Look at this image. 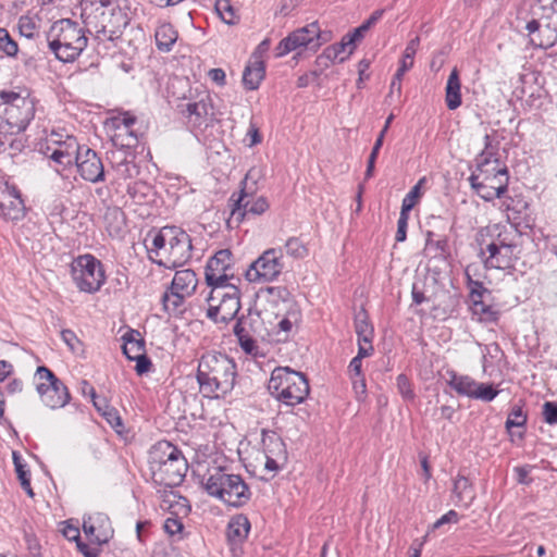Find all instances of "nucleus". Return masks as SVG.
<instances>
[{
    "label": "nucleus",
    "mask_w": 557,
    "mask_h": 557,
    "mask_svg": "<svg viewBox=\"0 0 557 557\" xmlns=\"http://www.w3.org/2000/svg\"><path fill=\"white\" fill-rule=\"evenodd\" d=\"M300 322V312L293 308L287 311L286 315L277 323L276 336L278 342H285L290 334L297 329Z\"/></svg>",
    "instance_id": "nucleus-37"
},
{
    "label": "nucleus",
    "mask_w": 557,
    "mask_h": 557,
    "mask_svg": "<svg viewBox=\"0 0 557 557\" xmlns=\"http://www.w3.org/2000/svg\"><path fill=\"white\" fill-rule=\"evenodd\" d=\"M446 376L447 384L460 396L492 401L498 394L491 384L479 383L469 375L447 371Z\"/></svg>",
    "instance_id": "nucleus-12"
},
{
    "label": "nucleus",
    "mask_w": 557,
    "mask_h": 557,
    "mask_svg": "<svg viewBox=\"0 0 557 557\" xmlns=\"http://www.w3.org/2000/svg\"><path fill=\"white\" fill-rule=\"evenodd\" d=\"M369 28L362 23L360 26L354 29L352 33L345 35L347 44H350V50L348 54H351L356 48V42L362 39Z\"/></svg>",
    "instance_id": "nucleus-54"
},
{
    "label": "nucleus",
    "mask_w": 557,
    "mask_h": 557,
    "mask_svg": "<svg viewBox=\"0 0 557 557\" xmlns=\"http://www.w3.org/2000/svg\"><path fill=\"white\" fill-rule=\"evenodd\" d=\"M188 466L183 455L171 457L169 462L152 471V479L159 484L165 486H176L184 480Z\"/></svg>",
    "instance_id": "nucleus-16"
},
{
    "label": "nucleus",
    "mask_w": 557,
    "mask_h": 557,
    "mask_svg": "<svg viewBox=\"0 0 557 557\" xmlns=\"http://www.w3.org/2000/svg\"><path fill=\"white\" fill-rule=\"evenodd\" d=\"M542 416L547 424H557V403L545 401L542 406Z\"/></svg>",
    "instance_id": "nucleus-52"
},
{
    "label": "nucleus",
    "mask_w": 557,
    "mask_h": 557,
    "mask_svg": "<svg viewBox=\"0 0 557 557\" xmlns=\"http://www.w3.org/2000/svg\"><path fill=\"white\" fill-rule=\"evenodd\" d=\"M124 149L110 150L107 154L112 166L120 171L124 177H128L132 175L129 172L131 161L127 160V152Z\"/></svg>",
    "instance_id": "nucleus-42"
},
{
    "label": "nucleus",
    "mask_w": 557,
    "mask_h": 557,
    "mask_svg": "<svg viewBox=\"0 0 557 557\" xmlns=\"http://www.w3.org/2000/svg\"><path fill=\"white\" fill-rule=\"evenodd\" d=\"M445 102L449 110H456L462 103L461 83L456 67L450 72L446 83Z\"/></svg>",
    "instance_id": "nucleus-33"
},
{
    "label": "nucleus",
    "mask_w": 557,
    "mask_h": 557,
    "mask_svg": "<svg viewBox=\"0 0 557 557\" xmlns=\"http://www.w3.org/2000/svg\"><path fill=\"white\" fill-rule=\"evenodd\" d=\"M163 529L171 537L182 539L184 529L183 522L178 518L170 517L164 521Z\"/></svg>",
    "instance_id": "nucleus-49"
},
{
    "label": "nucleus",
    "mask_w": 557,
    "mask_h": 557,
    "mask_svg": "<svg viewBox=\"0 0 557 557\" xmlns=\"http://www.w3.org/2000/svg\"><path fill=\"white\" fill-rule=\"evenodd\" d=\"M187 114L189 123L195 126H201L209 114H212V106L210 96L203 95L199 100L186 103V109L183 110Z\"/></svg>",
    "instance_id": "nucleus-29"
},
{
    "label": "nucleus",
    "mask_w": 557,
    "mask_h": 557,
    "mask_svg": "<svg viewBox=\"0 0 557 557\" xmlns=\"http://www.w3.org/2000/svg\"><path fill=\"white\" fill-rule=\"evenodd\" d=\"M284 265L282 263V249H267L257 260H255L245 271V278H275L282 273Z\"/></svg>",
    "instance_id": "nucleus-13"
},
{
    "label": "nucleus",
    "mask_w": 557,
    "mask_h": 557,
    "mask_svg": "<svg viewBox=\"0 0 557 557\" xmlns=\"http://www.w3.org/2000/svg\"><path fill=\"white\" fill-rule=\"evenodd\" d=\"M469 283L473 313L481 315V319L495 320L496 311L493 309L492 293L483 286L482 281H469Z\"/></svg>",
    "instance_id": "nucleus-18"
},
{
    "label": "nucleus",
    "mask_w": 557,
    "mask_h": 557,
    "mask_svg": "<svg viewBox=\"0 0 557 557\" xmlns=\"http://www.w3.org/2000/svg\"><path fill=\"white\" fill-rule=\"evenodd\" d=\"M355 332L358 339L364 342H367V339H373L374 330L364 310H360L355 314Z\"/></svg>",
    "instance_id": "nucleus-41"
},
{
    "label": "nucleus",
    "mask_w": 557,
    "mask_h": 557,
    "mask_svg": "<svg viewBox=\"0 0 557 557\" xmlns=\"http://www.w3.org/2000/svg\"><path fill=\"white\" fill-rule=\"evenodd\" d=\"M205 491L232 507L245 506L251 497L247 483L239 474L215 469L202 482Z\"/></svg>",
    "instance_id": "nucleus-6"
},
{
    "label": "nucleus",
    "mask_w": 557,
    "mask_h": 557,
    "mask_svg": "<svg viewBox=\"0 0 557 557\" xmlns=\"http://www.w3.org/2000/svg\"><path fill=\"white\" fill-rule=\"evenodd\" d=\"M85 24L92 28L98 39L113 41L117 39L128 24L126 13L113 0H99L91 3L90 12L83 10Z\"/></svg>",
    "instance_id": "nucleus-2"
},
{
    "label": "nucleus",
    "mask_w": 557,
    "mask_h": 557,
    "mask_svg": "<svg viewBox=\"0 0 557 557\" xmlns=\"http://www.w3.org/2000/svg\"><path fill=\"white\" fill-rule=\"evenodd\" d=\"M237 376L236 364L227 355L208 352L198 363L197 381L207 397H220L230 393Z\"/></svg>",
    "instance_id": "nucleus-1"
},
{
    "label": "nucleus",
    "mask_w": 557,
    "mask_h": 557,
    "mask_svg": "<svg viewBox=\"0 0 557 557\" xmlns=\"http://www.w3.org/2000/svg\"><path fill=\"white\" fill-rule=\"evenodd\" d=\"M61 338L73 354L77 356L84 354V344L72 330H62Z\"/></svg>",
    "instance_id": "nucleus-47"
},
{
    "label": "nucleus",
    "mask_w": 557,
    "mask_h": 557,
    "mask_svg": "<svg viewBox=\"0 0 557 557\" xmlns=\"http://www.w3.org/2000/svg\"><path fill=\"white\" fill-rule=\"evenodd\" d=\"M261 177L262 170L260 168L252 166L248 170L240 183V191L238 195L234 193L228 200L231 207L228 223L234 220L240 223L247 215H261L269 209L270 205L265 197L260 196L253 199L258 190V181Z\"/></svg>",
    "instance_id": "nucleus-5"
},
{
    "label": "nucleus",
    "mask_w": 557,
    "mask_h": 557,
    "mask_svg": "<svg viewBox=\"0 0 557 557\" xmlns=\"http://www.w3.org/2000/svg\"><path fill=\"white\" fill-rule=\"evenodd\" d=\"M65 150H62V145L52 149L47 147L45 154L49 157L51 161L61 165L63 169L75 163L76 156L79 149V145L74 137H67L64 141Z\"/></svg>",
    "instance_id": "nucleus-28"
},
{
    "label": "nucleus",
    "mask_w": 557,
    "mask_h": 557,
    "mask_svg": "<svg viewBox=\"0 0 557 557\" xmlns=\"http://www.w3.org/2000/svg\"><path fill=\"white\" fill-rule=\"evenodd\" d=\"M25 215V205L17 189L9 188L0 191V216L5 221H18Z\"/></svg>",
    "instance_id": "nucleus-21"
},
{
    "label": "nucleus",
    "mask_w": 557,
    "mask_h": 557,
    "mask_svg": "<svg viewBox=\"0 0 557 557\" xmlns=\"http://www.w3.org/2000/svg\"><path fill=\"white\" fill-rule=\"evenodd\" d=\"M408 219L409 214L400 211L399 219L397 221V232L395 236L396 242H404L406 239Z\"/></svg>",
    "instance_id": "nucleus-57"
},
{
    "label": "nucleus",
    "mask_w": 557,
    "mask_h": 557,
    "mask_svg": "<svg viewBox=\"0 0 557 557\" xmlns=\"http://www.w3.org/2000/svg\"><path fill=\"white\" fill-rule=\"evenodd\" d=\"M35 99L26 94L0 91V134H18L35 116Z\"/></svg>",
    "instance_id": "nucleus-4"
},
{
    "label": "nucleus",
    "mask_w": 557,
    "mask_h": 557,
    "mask_svg": "<svg viewBox=\"0 0 557 557\" xmlns=\"http://www.w3.org/2000/svg\"><path fill=\"white\" fill-rule=\"evenodd\" d=\"M233 332L238 339L240 348L247 355H250L252 357H257L260 355L259 346L257 345L256 341L248 335L240 320H237V322L235 323Z\"/></svg>",
    "instance_id": "nucleus-39"
},
{
    "label": "nucleus",
    "mask_w": 557,
    "mask_h": 557,
    "mask_svg": "<svg viewBox=\"0 0 557 557\" xmlns=\"http://www.w3.org/2000/svg\"><path fill=\"white\" fill-rule=\"evenodd\" d=\"M111 140L114 147L131 149L137 145L138 135L133 127H129L128 132L115 129Z\"/></svg>",
    "instance_id": "nucleus-43"
},
{
    "label": "nucleus",
    "mask_w": 557,
    "mask_h": 557,
    "mask_svg": "<svg viewBox=\"0 0 557 557\" xmlns=\"http://www.w3.org/2000/svg\"><path fill=\"white\" fill-rule=\"evenodd\" d=\"M181 455H183L182 451L170 442H158L156 445H153L149 454L151 472L161 467L163 463L169 462L171 457H178Z\"/></svg>",
    "instance_id": "nucleus-30"
},
{
    "label": "nucleus",
    "mask_w": 557,
    "mask_h": 557,
    "mask_svg": "<svg viewBox=\"0 0 557 557\" xmlns=\"http://www.w3.org/2000/svg\"><path fill=\"white\" fill-rule=\"evenodd\" d=\"M211 287L207 298L208 312L207 315L215 323H227L235 319L239 309V290L227 281H206Z\"/></svg>",
    "instance_id": "nucleus-8"
},
{
    "label": "nucleus",
    "mask_w": 557,
    "mask_h": 557,
    "mask_svg": "<svg viewBox=\"0 0 557 557\" xmlns=\"http://www.w3.org/2000/svg\"><path fill=\"white\" fill-rule=\"evenodd\" d=\"M0 50L8 57H15L18 51L17 42L5 28H0Z\"/></svg>",
    "instance_id": "nucleus-48"
},
{
    "label": "nucleus",
    "mask_w": 557,
    "mask_h": 557,
    "mask_svg": "<svg viewBox=\"0 0 557 557\" xmlns=\"http://www.w3.org/2000/svg\"><path fill=\"white\" fill-rule=\"evenodd\" d=\"M72 278H86L88 276L104 278L106 271L102 262L90 253L74 258L71 262Z\"/></svg>",
    "instance_id": "nucleus-22"
},
{
    "label": "nucleus",
    "mask_w": 557,
    "mask_h": 557,
    "mask_svg": "<svg viewBox=\"0 0 557 557\" xmlns=\"http://www.w3.org/2000/svg\"><path fill=\"white\" fill-rule=\"evenodd\" d=\"M426 178L421 177L418 183L409 190V193L404 197L401 202V212L408 213L413 209L418 200L422 196V186L425 184Z\"/></svg>",
    "instance_id": "nucleus-44"
},
{
    "label": "nucleus",
    "mask_w": 557,
    "mask_h": 557,
    "mask_svg": "<svg viewBox=\"0 0 557 557\" xmlns=\"http://www.w3.org/2000/svg\"><path fill=\"white\" fill-rule=\"evenodd\" d=\"M420 285H424V281L416 282L412 285V298L417 305L429 300V296H426L424 288Z\"/></svg>",
    "instance_id": "nucleus-60"
},
{
    "label": "nucleus",
    "mask_w": 557,
    "mask_h": 557,
    "mask_svg": "<svg viewBox=\"0 0 557 557\" xmlns=\"http://www.w3.org/2000/svg\"><path fill=\"white\" fill-rule=\"evenodd\" d=\"M133 360L136 361L135 370L138 374H144L147 371H149V369L151 367V361L149 360V358L146 355H144L139 358H135Z\"/></svg>",
    "instance_id": "nucleus-64"
},
{
    "label": "nucleus",
    "mask_w": 557,
    "mask_h": 557,
    "mask_svg": "<svg viewBox=\"0 0 557 557\" xmlns=\"http://www.w3.org/2000/svg\"><path fill=\"white\" fill-rule=\"evenodd\" d=\"M398 392L405 399H412L414 394L409 379L405 374H399L396 379Z\"/></svg>",
    "instance_id": "nucleus-55"
},
{
    "label": "nucleus",
    "mask_w": 557,
    "mask_h": 557,
    "mask_svg": "<svg viewBox=\"0 0 557 557\" xmlns=\"http://www.w3.org/2000/svg\"><path fill=\"white\" fill-rule=\"evenodd\" d=\"M268 389L277 400L295 406L307 398L309 383L302 373L278 367L271 373Z\"/></svg>",
    "instance_id": "nucleus-7"
},
{
    "label": "nucleus",
    "mask_w": 557,
    "mask_h": 557,
    "mask_svg": "<svg viewBox=\"0 0 557 557\" xmlns=\"http://www.w3.org/2000/svg\"><path fill=\"white\" fill-rule=\"evenodd\" d=\"M350 44H347V39L344 36L339 44L329 46L322 54L318 57V63L320 65L329 66V62L334 63L336 61L344 62L350 54Z\"/></svg>",
    "instance_id": "nucleus-34"
},
{
    "label": "nucleus",
    "mask_w": 557,
    "mask_h": 557,
    "mask_svg": "<svg viewBox=\"0 0 557 557\" xmlns=\"http://www.w3.org/2000/svg\"><path fill=\"white\" fill-rule=\"evenodd\" d=\"M176 226L163 227L152 239V247L149 249L150 253L154 252L157 256L165 255L169 243L173 240Z\"/></svg>",
    "instance_id": "nucleus-40"
},
{
    "label": "nucleus",
    "mask_w": 557,
    "mask_h": 557,
    "mask_svg": "<svg viewBox=\"0 0 557 557\" xmlns=\"http://www.w3.org/2000/svg\"><path fill=\"white\" fill-rule=\"evenodd\" d=\"M459 516L455 510H449L433 523V530L440 529L446 523H457Z\"/></svg>",
    "instance_id": "nucleus-61"
},
{
    "label": "nucleus",
    "mask_w": 557,
    "mask_h": 557,
    "mask_svg": "<svg viewBox=\"0 0 557 557\" xmlns=\"http://www.w3.org/2000/svg\"><path fill=\"white\" fill-rule=\"evenodd\" d=\"M136 123V117L129 113H124L122 116L114 120L115 129L128 132Z\"/></svg>",
    "instance_id": "nucleus-58"
},
{
    "label": "nucleus",
    "mask_w": 557,
    "mask_h": 557,
    "mask_svg": "<svg viewBox=\"0 0 557 557\" xmlns=\"http://www.w3.org/2000/svg\"><path fill=\"white\" fill-rule=\"evenodd\" d=\"M123 354L129 359L139 358L146 355L145 341L136 330H128L123 335Z\"/></svg>",
    "instance_id": "nucleus-35"
},
{
    "label": "nucleus",
    "mask_w": 557,
    "mask_h": 557,
    "mask_svg": "<svg viewBox=\"0 0 557 557\" xmlns=\"http://www.w3.org/2000/svg\"><path fill=\"white\" fill-rule=\"evenodd\" d=\"M208 76L210 77V79L215 83L216 85L219 86H224L225 83H226V75H225V72L224 70L220 69V67H216V69H211L209 72H208Z\"/></svg>",
    "instance_id": "nucleus-63"
},
{
    "label": "nucleus",
    "mask_w": 557,
    "mask_h": 557,
    "mask_svg": "<svg viewBox=\"0 0 557 557\" xmlns=\"http://www.w3.org/2000/svg\"><path fill=\"white\" fill-rule=\"evenodd\" d=\"M196 289L195 281H171L169 289L162 296L164 310L168 312L176 310Z\"/></svg>",
    "instance_id": "nucleus-20"
},
{
    "label": "nucleus",
    "mask_w": 557,
    "mask_h": 557,
    "mask_svg": "<svg viewBox=\"0 0 557 557\" xmlns=\"http://www.w3.org/2000/svg\"><path fill=\"white\" fill-rule=\"evenodd\" d=\"M103 281H75L76 287L79 292L95 293L101 288Z\"/></svg>",
    "instance_id": "nucleus-59"
},
{
    "label": "nucleus",
    "mask_w": 557,
    "mask_h": 557,
    "mask_svg": "<svg viewBox=\"0 0 557 557\" xmlns=\"http://www.w3.org/2000/svg\"><path fill=\"white\" fill-rule=\"evenodd\" d=\"M175 238L169 243L166 250V260H160V264L166 267H182L191 257V239L190 236L180 227L173 234Z\"/></svg>",
    "instance_id": "nucleus-15"
},
{
    "label": "nucleus",
    "mask_w": 557,
    "mask_h": 557,
    "mask_svg": "<svg viewBox=\"0 0 557 557\" xmlns=\"http://www.w3.org/2000/svg\"><path fill=\"white\" fill-rule=\"evenodd\" d=\"M510 235L511 233L508 232L505 226L492 224L479 231L476 243L479 247L483 248L495 246L496 248L513 249L515 244L510 239Z\"/></svg>",
    "instance_id": "nucleus-19"
},
{
    "label": "nucleus",
    "mask_w": 557,
    "mask_h": 557,
    "mask_svg": "<svg viewBox=\"0 0 557 557\" xmlns=\"http://www.w3.org/2000/svg\"><path fill=\"white\" fill-rule=\"evenodd\" d=\"M83 530L90 542L98 545L107 543L113 533L109 517L102 512L85 517Z\"/></svg>",
    "instance_id": "nucleus-17"
},
{
    "label": "nucleus",
    "mask_w": 557,
    "mask_h": 557,
    "mask_svg": "<svg viewBox=\"0 0 557 557\" xmlns=\"http://www.w3.org/2000/svg\"><path fill=\"white\" fill-rule=\"evenodd\" d=\"M513 249L479 247V257L486 269L506 270L511 267Z\"/></svg>",
    "instance_id": "nucleus-26"
},
{
    "label": "nucleus",
    "mask_w": 557,
    "mask_h": 557,
    "mask_svg": "<svg viewBox=\"0 0 557 557\" xmlns=\"http://www.w3.org/2000/svg\"><path fill=\"white\" fill-rule=\"evenodd\" d=\"M250 531V521L243 513L235 515L227 524V540L232 546L233 555L238 556L240 549L237 546L245 542Z\"/></svg>",
    "instance_id": "nucleus-25"
},
{
    "label": "nucleus",
    "mask_w": 557,
    "mask_h": 557,
    "mask_svg": "<svg viewBox=\"0 0 557 557\" xmlns=\"http://www.w3.org/2000/svg\"><path fill=\"white\" fill-rule=\"evenodd\" d=\"M177 32L170 23H163L156 29L154 38L159 50L169 52L177 40Z\"/></svg>",
    "instance_id": "nucleus-38"
},
{
    "label": "nucleus",
    "mask_w": 557,
    "mask_h": 557,
    "mask_svg": "<svg viewBox=\"0 0 557 557\" xmlns=\"http://www.w3.org/2000/svg\"><path fill=\"white\" fill-rule=\"evenodd\" d=\"M18 28L21 35L33 38L36 29V24L29 16H21L18 20Z\"/></svg>",
    "instance_id": "nucleus-56"
},
{
    "label": "nucleus",
    "mask_w": 557,
    "mask_h": 557,
    "mask_svg": "<svg viewBox=\"0 0 557 557\" xmlns=\"http://www.w3.org/2000/svg\"><path fill=\"white\" fill-rule=\"evenodd\" d=\"M470 176H476L480 182H498V176L508 177V171L500 166L498 159H491L483 152L476 158V169Z\"/></svg>",
    "instance_id": "nucleus-23"
},
{
    "label": "nucleus",
    "mask_w": 557,
    "mask_h": 557,
    "mask_svg": "<svg viewBox=\"0 0 557 557\" xmlns=\"http://www.w3.org/2000/svg\"><path fill=\"white\" fill-rule=\"evenodd\" d=\"M215 10L224 23L228 25L237 23L238 16L228 0H218L215 3Z\"/></svg>",
    "instance_id": "nucleus-45"
},
{
    "label": "nucleus",
    "mask_w": 557,
    "mask_h": 557,
    "mask_svg": "<svg viewBox=\"0 0 557 557\" xmlns=\"http://www.w3.org/2000/svg\"><path fill=\"white\" fill-rule=\"evenodd\" d=\"M372 352V339H367V342L358 339V354L355 358L362 360L363 358L371 356Z\"/></svg>",
    "instance_id": "nucleus-62"
},
{
    "label": "nucleus",
    "mask_w": 557,
    "mask_h": 557,
    "mask_svg": "<svg viewBox=\"0 0 557 557\" xmlns=\"http://www.w3.org/2000/svg\"><path fill=\"white\" fill-rule=\"evenodd\" d=\"M419 45H420V38L418 36L412 38L407 44V47L405 49L400 64H405V62H406V63H410V69L413 66V60H414V55H416Z\"/></svg>",
    "instance_id": "nucleus-51"
},
{
    "label": "nucleus",
    "mask_w": 557,
    "mask_h": 557,
    "mask_svg": "<svg viewBox=\"0 0 557 557\" xmlns=\"http://www.w3.org/2000/svg\"><path fill=\"white\" fill-rule=\"evenodd\" d=\"M428 228L425 230V251L432 253V258L428 262V270L434 271V275H441L437 272L440 264L448 268L446 256L449 253L448 239L446 231L448 223L442 216L432 215L426 221ZM432 278H435L433 276Z\"/></svg>",
    "instance_id": "nucleus-9"
},
{
    "label": "nucleus",
    "mask_w": 557,
    "mask_h": 557,
    "mask_svg": "<svg viewBox=\"0 0 557 557\" xmlns=\"http://www.w3.org/2000/svg\"><path fill=\"white\" fill-rule=\"evenodd\" d=\"M265 75V65L263 61L256 58L255 61L249 62L243 73V84L246 89L256 90L259 88L260 83Z\"/></svg>",
    "instance_id": "nucleus-36"
},
{
    "label": "nucleus",
    "mask_w": 557,
    "mask_h": 557,
    "mask_svg": "<svg viewBox=\"0 0 557 557\" xmlns=\"http://www.w3.org/2000/svg\"><path fill=\"white\" fill-rule=\"evenodd\" d=\"M410 70V63L400 64L398 70L396 71L392 83H391V91L389 94L393 95L395 91L397 94H400L401 91V79L404 74Z\"/></svg>",
    "instance_id": "nucleus-53"
},
{
    "label": "nucleus",
    "mask_w": 557,
    "mask_h": 557,
    "mask_svg": "<svg viewBox=\"0 0 557 557\" xmlns=\"http://www.w3.org/2000/svg\"><path fill=\"white\" fill-rule=\"evenodd\" d=\"M264 443L265 462L264 468L269 471L276 472L280 469L278 461L285 458L284 444L278 437H270L269 444Z\"/></svg>",
    "instance_id": "nucleus-32"
},
{
    "label": "nucleus",
    "mask_w": 557,
    "mask_h": 557,
    "mask_svg": "<svg viewBox=\"0 0 557 557\" xmlns=\"http://www.w3.org/2000/svg\"><path fill=\"white\" fill-rule=\"evenodd\" d=\"M285 251L295 259H304L308 256V248L298 237H290L286 240Z\"/></svg>",
    "instance_id": "nucleus-46"
},
{
    "label": "nucleus",
    "mask_w": 557,
    "mask_h": 557,
    "mask_svg": "<svg viewBox=\"0 0 557 557\" xmlns=\"http://www.w3.org/2000/svg\"><path fill=\"white\" fill-rule=\"evenodd\" d=\"M35 383L41 401L48 408H62L70 401L67 387L47 367L37 368Z\"/></svg>",
    "instance_id": "nucleus-10"
},
{
    "label": "nucleus",
    "mask_w": 557,
    "mask_h": 557,
    "mask_svg": "<svg viewBox=\"0 0 557 557\" xmlns=\"http://www.w3.org/2000/svg\"><path fill=\"white\" fill-rule=\"evenodd\" d=\"M475 498V492L468 478L458 475L454 481L453 499L455 505L468 508Z\"/></svg>",
    "instance_id": "nucleus-31"
},
{
    "label": "nucleus",
    "mask_w": 557,
    "mask_h": 557,
    "mask_svg": "<svg viewBox=\"0 0 557 557\" xmlns=\"http://www.w3.org/2000/svg\"><path fill=\"white\" fill-rule=\"evenodd\" d=\"M49 49L62 62H73L87 47V37L77 23L62 18L54 22L47 33Z\"/></svg>",
    "instance_id": "nucleus-3"
},
{
    "label": "nucleus",
    "mask_w": 557,
    "mask_h": 557,
    "mask_svg": "<svg viewBox=\"0 0 557 557\" xmlns=\"http://www.w3.org/2000/svg\"><path fill=\"white\" fill-rule=\"evenodd\" d=\"M527 422V416L520 407L513 408L506 420V429L510 431L511 428L523 426Z\"/></svg>",
    "instance_id": "nucleus-50"
},
{
    "label": "nucleus",
    "mask_w": 557,
    "mask_h": 557,
    "mask_svg": "<svg viewBox=\"0 0 557 557\" xmlns=\"http://www.w3.org/2000/svg\"><path fill=\"white\" fill-rule=\"evenodd\" d=\"M75 164L83 180L94 184L103 182L106 180V172L102 160L91 148L79 146Z\"/></svg>",
    "instance_id": "nucleus-14"
},
{
    "label": "nucleus",
    "mask_w": 557,
    "mask_h": 557,
    "mask_svg": "<svg viewBox=\"0 0 557 557\" xmlns=\"http://www.w3.org/2000/svg\"><path fill=\"white\" fill-rule=\"evenodd\" d=\"M232 252L228 249L219 250L206 265L205 278H234L231 271Z\"/></svg>",
    "instance_id": "nucleus-24"
},
{
    "label": "nucleus",
    "mask_w": 557,
    "mask_h": 557,
    "mask_svg": "<svg viewBox=\"0 0 557 557\" xmlns=\"http://www.w3.org/2000/svg\"><path fill=\"white\" fill-rule=\"evenodd\" d=\"M321 45L320 26L317 22H313L292 32L287 37L282 39L276 47V57H283L302 48L317 51Z\"/></svg>",
    "instance_id": "nucleus-11"
},
{
    "label": "nucleus",
    "mask_w": 557,
    "mask_h": 557,
    "mask_svg": "<svg viewBox=\"0 0 557 557\" xmlns=\"http://www.w3.org/2000/svg\"><path fill=\"white\" fill-rule=\"evenodd\" d=\"M508 180L509 177L498 176V184H492V182H480L476 176L469 177L472 189L485 201L502 198L507 191Z\"/></svg>",
    "instance_id": "nucleus-27"
}]
</instances>
